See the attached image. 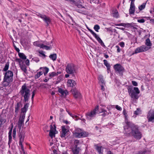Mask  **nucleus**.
Masks as SVG:
<instances>
[{
	"label": "nucleus",
	"mask_w": 154,
	"mask_h": 154,
	"mask_svg": "<svg viewBox=\"0 0 154 154\" xmlns=\"http://www.w3.org/2000/svg\"><path fill=\"white\" fill-rule=\"evenodd\" d=\"M124 134L128 136L132 135L137 140H140L142 137L141 132L138 127L130 122H127V125L124 127Z\"/></svg>",
	"instance_id": "1"
},
{
	"label": "nucleus",
	"mask_w": 154,
	"mask_h": 154,
	"mask_svg": "<svg viewBox=\"0 0 154 154\" xmlns=\"http://www.w3.org/2000/svg\"><path fill=\"white\" fill-rule=\"evenodd\" d=\"M128 91L129 95L133 100H136L138 99V94L140 93V91L138 88L129 86L128 88Z\"/></svg>",
	"instance_id": "2"
},
{
	"label": "nucleus",
	"mask_w": 154,
	"mask_h": 154,
	"mask_svg": "<svg viewBox=\"0 0 154 154\" xmlns=\"http://www.w3.org/2000/svg\"><path fill=\"white\" fill-rule=\"evenodd\" d=\"M65 70L67 73L74 75L77 73V68L75 65L73 63H68L66 66Z\"/></svg>",
	"instance_id": "3"
},
{
	"label": "nucleus",
	"mask_w": 154,
	"mask_h": 154,
	"mask_svg": "<svg viewBox=\"0 0 154 154\" xmlns=\"http://www.w3.org/2000/svg\"><path fill=\"white\" fill-rule=\"evenodd\" d=\"M20 93L21 95L24 97V100L25 101L28 100L30 95V90L25 84H24L22 86Z\"/></svg>",
	"instance_id": "4"
},
{
	"label": "nucleus",
	"mask_w": 154,
	"mask_h": 154,
	"mask_svg": "<svg viewBox=\"0 0 154 154\" xmlns=\"http://www.w3.org/2000/svg\"><path fill=\"white\" fill-rule=\"evenodd\" d=\"M98 110V106H97L92 110L87 113L85 115L87 119L89 120H91L95 117Z\"/></svg>",
	"instance_id": "5"
},
{
	"label": "nucleus",
	"mask_w": 154,
	"mask_h": 154,
	"mask_svg": "<svg viewBox=\"0 0 154 154\" xmlns=\"http://www.w3.org/2000/svg\"><path fill=\"white\" fill-rule=\"evenodd\" d=\"M113 68L115 71L117 72L120 75H123L125 69L120 64H116L114 66Z\"/></svg>",
	"instance_id": "6"
},
{
	"label": "nucleus",
	"mask_w": 154,
	"mask_h": 154,
	"mask_svg": "<svg viewBox=\"0 0 154 154\" xmlns=\"http://www.w3.org/2000/svg\"><path fill=\"white\" fill-rule=\"evenodd\" d=\"M149 49V48L145 45H142L137 48L135 50V52L132 53V55L140 52L146 51Z\"/></svg>",
	"instance_id": "7"
},
{
	"label": "nucleus",
	"mask_w": 154,
	"mask_h": 154,
	"mask_svg": "<svg viewBox=\"0 0 154 154\" xmlns=\"http://www.w3.org/2000/svg\"><path fill=\"white\" fill-rule=\"evenodd\" d=\"M147 119L148 122H154V110L150 109L147 115Z\"/></svg>",
	"instance_id": "8"
},
{
	"label": "nucleus",
	"mask_w": 154,
	"mask_h": 154,
	"mask_svg": "<svg viewBox=\"0 0 154 154\" xmlns=\"http://www.w3.org/2000/svg\"><path fill=\"white\" fill-rule=\"evenodd\" d=\"M25 133L21 131L19 136V145L21 147L22 150H24L22 143L24 141V139L25 137Z\"/></svg>",
	"instance_id": "9"
},
{
	"label": "nucleus",
	"mask_w": 154,
	"mask_h": 154,
	"mask_svg": "<svg viewBox=\"0 0 154 154\" xmlns=\"http://www.w3.org/2000/svg\"><path fill=\"white\" fill-rule=\"evenodd\" d=\"M4 78L13 81V72L10 70L7 71L5 74Z\"/></svg>",
	"instance_id": "10"
},
{
	"label": "nucleus",
	"mask_w": 154,
	"mask_h": 154,
	"mask_svg": "<svg viewBox=\"0 0 154 154\" xmlns=\"http://www.w3.org/2000/svg\"><path fill=\"white\" fill-rule=\"evenodd\" d=\"M69 131L68 127L67 126H64L62 127V131L61 133V137H65L66 133Z\"/></svg>",
	"instance_id": "11"
},
{
	"label": "nucleus",
	"mask_w": 154,
	"mask_h": 154,
	"mask_svg": "<svg viewBox=\"0 0 154 154\" xmlns=\"http://www.w3.org/2000/svg\"><path fill=\"white\" fill-rule=\"evenodd\" d=\"M39 17L42 18L46 23L47 26H48L51 23V20L49 17H47L45 15L41 14H39Z\"/></svg>",
	"instance_id": "12"
},
{
	"label": "nucleus",
	"mask_w": 154,
	"mask_h": 154,
	"mask_svg": "<svg viewBox=\"0 0 154 154\" xmlns=\"http://www.w3.org/2000/svg\"><path fill=\"white\" fill-rule=\"evenodd\" d=\"M71 91L73 95L75 98H77L80 97L81 96L80 93L75 89H73L71 90Z\"/></svg>",
	"instance_id": "13"
},
{
	"label": "nucleus",
	"mask_w": 154,
	"mask_h": 154,
	"mask_svg": "<svg viewBox=\"0 0 154 154\" xmlns=\"http://www.w3.org/2000/svg\"><path fill=\"white\" fill-rule=\"evenodd\" d=\"M135 7L134 5V2H131L130 7L129 10V13L130 14H133L135 12Z\"/></svg>",
	"instance_id": "14"
},
{
	"label": "nucleus",
	"mask_w": 154,
	"mask_h": 154,
	"mask_svg": "<svg viewBox=\"0 0 154 154\" xmlns=\"http://www.w3.org/2000/svg\"><path fill=\"white\" fill-rule=\"evenodd\" d=\"M68 85L72 87H75L76 85L75 81L73 80L69 79L67 81Z\"/></svg>",
	"instance_id": "15"
},
{
	"label": "nucleus",
	"mask_w": 154,
	"mask_h": 154,
	"mask_svg": "<svg viewBox=\"0 0 154 154\" xmlns=\"http://www.w3.org/2000/svg\"><path fill=\"white\" fill-rule=\"evenodd\" d=\"M12 82V81L4 77V80L2 85V86L4 87L7 86L9 85V83Z\"/></svg>",
	"instance_id": "16"
},
{
	"label": "nucleus",
	"mask_w": 154,
	"mask_h": 154,
	"mask_svg": "<svg viewBox=\"0 0 154 154\" xmlns=\"http://www.w3.org/2000/svg\"><path fill=\"white\" fill-rule=\"evenodd\" d=\"M59 92L61 94L62 96H65L67 95L68 93V92L67 90H64L61 88H59L58 89Z\"/></svg>",
	"instance_id": "17"
},
{
	"label": "nucleus",
	"mask_w": 154,
	"mask_h": 154,
	"mask_svg": "<svg viewBox=\"0 0 154 154\" xmlns=\"http://www.w3.org/2000/svg\"><path fill=\"white\" fill-rule=\"evenodd\" d=\"M58 74V72H50L48 74V77L50 79H51L55 76H57Z\"/></svg>",
	"instance_id": "18"
},
{
	"label": "nucleus",
	"mask_w": 154,
	"mask_h": 154,
	"mask_svg": "<svg viewBox=\"0 0 154 154\" xmlns=\"http://www.w3.org/2000/svg\"><path fill=\"white\" fill-rule=\"evenodd\" d=\"M24 116L22 117V118H20L19 119V121L18 122V127L20 128L22 126L23 124L24 119Z\"/></svg>",
	"instance_id": "19"
},
{
	"label": "nucleus",
	"mask_w": 154,
	"mask_h": 154,
	"mask_svg": "<svg viewBox=\"0 0 154 154\" xmlns=\"http://www.w3.org/2000/svg\"><path fill=\"white\" fill-rule=\"evenodd\" d=\"M39 47L40 48L45 49L46 50H49L51 49L52 47L51 46H48L45 45L43 44H39Z\"/></svg>",
	"instance_id": "20"
},
{
	"label": "nucleus",
	"mask_w": 154,
	"mask_h": 154,
	"mask_svg": "<svg viewBox=\"0 0 154 154\" xmlns=\"http://www.w3.org/2000/svg\"><path fill=\"white\" fill-rule=\"evenodd\" d=\"M48 68L45 67H41L40 68L39 70L40 71H39V77L41 75H42L43 73L46 70V69L47 68Z\"/></svg>",
	"instance_id": "21"
},
{
	"label": "nucleus",
	"mask_w": 154,
	"mask_h": 154,
	"mask_svg": "<svg viewBox=\"0 0 154 154\" xmlns=\"http://www.w3.org/2000/svg\"><path fill=\"white\" fill-rule=\"evenodd\" d=\"M20 104L18 103L17 105L15 106V112L16 113V114L17 115L20 108Z\"/></svg>",
	"instance_id": "22"
},
{
	"label": "nucleus",
	"mask_w": 154,
	"mask_h": 154,
	"mask_svg": "<svg viewBox=\"0 0 154 154\" xmlns=\"http://www.w3.org/2000/svg\"><path fill=\"white\" fill-rule=\"evenodd\" d=\"M96 149L98 151V152L100 154L103 153L102 151V147L100 146H98L97 145H95Z\"/></svg>",
	"instance_id": "23"
},
{
	"label": "nucleus",
	"mask_w": 154,
	"mask_h": 154,
	"mask_svg": "<svg viewBox=\"0 0 154 154\" xmlns=\"http://www.w3.org/2000/svg\"><path fill=\"white\" fill-rule=\"evenodd\" d=\"M151 152L149 150H145L143 151H139L136 154H149Z\"/></svg>",
	"instance_id": "24"
},
{
	"label": "nucleus",
	"mask_w": 154,
	"mask_h": 154,
	"mask_svg": "<svg viewBox=\"0 0 154 154\" xmlns=\"http://www.w3.org/2000/svg\"><path fill=\"white\" fill-rule=\"evenodd\" d=\"M99 80L101 82V84L105 85V82L103 79V76L102 75H99Z\"/></svg>",
	"instance_id": "25"
},
{
	"label": "nucleus",
	"mask_w": 154,
	"mask_h": 154,
	"mask_svg": "<svg viewBox=\"0 0 154 154\" xmlns=\"http://www.w3.org/2000/svg\"><path fill=\"white\" fill-rule=\"evenodd\" d=\"M28 104H26L25 105L24 107L21 109V112L23 113L26 112L27 111V109L28 108Z\"/></svg>",
	"instance_id": "26"
},
{
	"label": "nucleus",
	"mask_w": 154,
	"mask_h": 154,
	"mask_svg": "<svg viewBox=\"0 0 154 154\" xmlns=\"http://www.w3.org/2000/svg\"><path fill=\"white\" fill-rule=\"evenodd\" d=\"M21 70L23 71L24 72L26 73L27 71V69H26V66L23 64V63L20 65Z\"/></svg>",
	"instance_id": "27"
},
{
	"label": "nucleus",
	"mask_w": 154,
	"mask_h": 154,
	"mask_svg": "<svg viewBox=\"0 0 154 154\" xmlns=\"http://www.w3.org/2000/svg\"><path fill=\"white\" fill-rule=\"evenodd\" d=\"M104 64V65L106 67L107 69H110V66L109 64L108 63L107 60H103Z\"/></svg>",
	"instance_id": "28"
},
{
	"label": "nucleus",
	"mask_w": 154,
	"mask_h": 154,
	"mask_svg": "<svg viewBox=\"0 0 154 154\" xmlns=\"http://www.w3.org/2000/svg\"><path fill=\"white\" fill-rule=\"evenodd\" d=\"M18 55L20 58L23 60H25L26 59V57L23 53H19Z\"/></svg>",
	"instance_id": "29"
},
{
	"label": "nucleus",
	"mask_w": 154,
	"mask_h": 154,
	"mask_svg": "<svg viewBox=\"0 0 154 154\" xmlns=\"http://www.w3.org/2000/svg\"><path fill=\"white\" fill-rule=\"evenodd\" d=\"M49 57L53 61L56 60L57 58V55L55 54L50 55Z\"/></svg>",
	"instance_id": "30"
},
{
	"label": "nucleus",
	"mask_w": 154,
	"mask_h": 154,
	"mask_svg": "<svg viewBox=\"0 0 154 154\" xmlns=\"http://www.w3.org/2000/svg\"><path fill=\"white\" fill-rule=\"evenodd\" d=\"M145 44L146 45L148 46H151L152 45V44L150 42V40L149 38L146 40Z\"/></svg>",
	"instance_id": "31"
},
{
	"label": "nucleus",
	"mask_w": 154,
	"mask_h": 154,
	"mask_svg": "<svg viewBox=\"0 0 154 154\" xmlns=\"http://www.w3.org/2000/svg\"><path fill=\"white\" fill-rule=\"evenodd\" d=\"M9 66V63L8 62H7L5 66L3 69V71H7L8 69Z\"/></svg>",
	"instance_id": "32"
},
{
	"label": "nucleus",
	"mask_w": 154,
	"mask_h": 154,
	"mask_svg": "<svg viewBox=\"0 0 154 154\" xmlns=\"http://www.w3.org/2000/svg\"><path fill=\"white\" fill-rule=\"evenodd\" d=\"M75 135L77 137H82L81 132H75L74 133Z\"/></svg>",
	"instance_id": "33"
},
{
	"label": "nucleus",
	"mask_w": 154,
	"mask_h": 154,
	"mask_svg": "<svg viewBox=\"0 0 154 154\" xmlns=\"http://www.w3.org/2000/svg\"><path fill=\"white\" fill-rule=\"evenodd\" d=\"M45 52L43 51H39V54L41 55H39L40 56L42 57L43 58H45L46 56L45 54Z\"/></svg>",
	"instance_id": "34"
},
{
	"label": "nucleus",
	"mask_w": 154,
	"mask_h": 154,
	"mask_svg": "<svg viewBox=\"0 0 154 154\" xmlns=\"http://www.w3.org/2000/svg\"><path fill=\"white\" fill-rule=\"evenodd\" d=\"M15 61L19 63L20 66L23 64V61L20 58L17 59Z\"/></svg>",
	"instance_id": "35"
},
{
	"label": "nucleus",
	"mask_w": 154,
	"mask_h": 154,
	"mask_svg": "<svg viewBox=\"0 0 154 154\" xmlns=\"http://www.w3.org/2000/svg\"><path fill=\"white\" fill-rule=\"evenodd\" d=\"M79 148L75 147V149H72V152L73 154H78L79 153V151L78 150Z\"/></svg>",
	"instance_id": "36"
},
{
	"label": "nucleus",
	"mask_w": 154,
	"mask_h": 154,
	"mask_svg": "<svg viewBox=\"0 0 154 154\" xmlns=\"http://www.w3.org/2000/svg\"><path fill=\"white\" fill-rule=\"evenodd\" d=\"M145 7V3H143L142 5H141L140 6H139L138 8L141 11L143 9H144Z\"/></svg>",
	"instance_id": "37"
},
{
	"label": "nucleus",
	"mask_w": 154,
	"mask_h": 154,
	"mask_svg": "<svg viewBox=\"0 0 154 154\" xmlns=\"http://www.w3.org/2000/svg\"><path fill=\"white\" fill-rule=\"evenodd\" d=\"M101 111H100V112H104V113L103 114V115L104 116H105L106 115H107V113H105V112H107V111L106 110H104L103 109V107H101Z\"/></svg>",
	"instance_id": "38"
},
{
	"label": "nucleus",
	"mask_w": 154,
	"mask_h": 154,
	"mask_svg": "<svg viewBox=\"0 0 154 154\" xmlns=\"http://www.w3.org/2000/svg\"><path fill=\"white\" fill-rule=\"evenodd\" d=\"M94 29L97 32H98V30L100 29V26L98 25H95L94 27Z\"/></svg>",
	"instance_id": "39"
},
{
	"label": "nucleus",
	"mask_w": 154,
	"mask_h": 154,
	"mask_svg": "<svg viewBox=\"0 0 154 154\" xmlns=\"http://www.w3.org/2000/svg\"><path fill=\"white\" fill-rule=\"evenodd\" d=\"M49 134L51 138H52L53 137L55 136V132L50 131Z\"/></svg>",
	"instance_id": "40"
},
{
	"label": "nucleus",
	"mask_w": 154,
	"mask_h": 154,
	"mask_svg": "<svg viewBox=\"0 0 154 154\" xmlns=\"http://www.w3.org/2000/svg\"><path fill=\"white\" fill-rule=\"evenodd\" d=\"M89 31L96 38L98 35L95 33L92 29H89Z\"/></svg>",
	"instance_id": "41"
},
{
	"label": "nucleus",
	"mask_w": 154,
	"mask_h": 154,
	"mask_svg": "<svg viewBox=\"0 0 154 154\" xmlns=\"http://www.w3.org/2000/svg\"><path fill=\"white\" fill-rule=\"evenodd\" d=\"M141 111L140 109L137 108V110L134 111V114L136 115H138L140 113Z\"/></svg>",
	"instance_id": "42"
},
{
	"label": "nucleus",
	"mask_w": 154,
	"mask_h": 154,
	"mask_svg": "<svg viewBox=\"0 0 154 154\" xmlns=\"http://www.w3.org/2000/svg\"><path fill=\"white\" fill-rule=\"evenodd\" d=\"M81 134L82 137H87L88 135V134L86 132H82Z\"/></svg>",
	"instance_id": "43"
},
{
	"label": "nucleus",
	"mask_w": 154,
	"mask_h": 154,
	"mask_svg": "<svg viewBox=\"0 0 154 154\" xmlns=\"http://www.w3.org/2000/svg\"><path fill=\"white\" fill-rule=\"evenodd\" d=\"M95 38L98 41V42L100 44L103 42L102 40L101 39V38L98 36H97Z\"/></svg>",
	"instance_id": "44"
},
{
	"label": "nucleus",
	"mask_w": 154,
	"mask_h": 154,
	"mask_svg": "<svg viewBox=\"0 0 154 154\" xmlns=\"http://www.w3.org/2000/svg\"><path fill=\"white\" fill-rule=\"evenodd\" d=\"M50 127L51 128L50 131H52L55 132V131H56V129L55 128H54L53 127V126L52 125H50Z\"/></svg>",
	"instance_id": "45"
},
{
	"label": "nucleus",
	"mask_w": 154,
	"mask_h": 154,
	"mask_svg": "<svg viewBox=\"0 0 154 154\" xmlns=\"http://www.w3.org/2000/svg\"><path fill=\"white\" fill-rule=\"evenodd\" d=\"M79 143V141L78 140H75L74 141V144L75 147L77 148L78 144Z\"/></svg>",
	"instance_id": "46"
},
{
	"label": "nucleus",
	"mask_w": 154,
	"mask_h": 154,
	"mask_svg": "<svg viewBox=\"0 0 154 154\" xmlns=\"http://www.w3.org/2000/svg\"><path fill=\"white\" fill-rule=\"evenodd\" d=\"M119 45L122 47H124L125 46V43L123 42H119Z\"/></svg>",
	"instance_id": "47"
},
{
	"label": "nucleus",
	"mask_w": 154,
	"mask_h": 154,
	"mask_svg": "<svg viewBox=\"0 0 154 154\" xmlns=\"http://www.w3.org/2000/svg\"><path fill=\"white\" fill-rule=\"evenodd\" d=\"M75 11L79 13L83 14H84L85 12L84 11H82V10L79 9H75Z\"/></svg>",
	"instance_id": "48"
},
{
	"label": "nucleus",
	"mask_w": 154,
	"mask_h": 154,
	"mask_svg": "<svg viewBox=\"0 0 154 154\" xmlns=\"http://www.w3.org/2000/svg\"><path fill=\"white\" fill-rule=\"evenodd\" d=\"M137 22L140 23H143L145 22V20L143 19H138Z\"/></svg>",
	"instance_id": "49"
},
{
	"label": "nucleus",
	"mask_w": 154,
	"mask_h": 154,
	"mask_svg": "<svg viewBox=\"0 0 154 154\" xmlns=\"http://www.w3.org/2000/svg\"><path fill=\"white\" fill-rule=\"evenodd\" d=\"M49 70V69L48 68H47L46 69V70L45 72H44L43 73L44 75L45 76H46L48 73V72Z\"/></svg>",
	"instance_id": "50"
},
{
	"label": "nucleus",
	"mask_w": 154,
	"mask_h": 154,
	"mask_svg": "<svg viewBox=\"0 0 154 154\" xmlns=\"http://www.w3.org/2000/svg\"><path fill=\"white\" fill-rule=\"evenodd\" d=\"M116 47L117 48V52L118 53H119L120 52L121 49L120 48L119 46L117 45L116 46Z\"/></svg>",
	"instance_id": "51"
},
{
	"label": "nucleus",
	"mask_w": 154,
	"mask_h": 154,
	"mask_svg": "<svg viewBox=\"0 0 154 154\" xmlns=\"http://www.w3.org/2000/svg\"><path fill=\"white\" fill-rule=\"evenodd\" d=\"M115 108L118 110H119V111H121V110H122V108H121V107L120 106H119L118 105H116V106Z\"/></svg>",
	"instance_id": "52"
},
{
	"label": "nucleus",
	"mask_w": 154,
	"mask_h": 154,
	"mask_svg": "<svg viewBox=\"0 0 154 154\" xmlns=\"http://www.w3.org/2000/svg\"><path fill=\"white\" fill-rule=\"evenodd\" d=\"M16 129L14 128L13 129V136L14 138L15 137L16 135Z\"/></svg>",
	"instance_id": "53"
},
{
	"label": "nucleus",
	"mask_w": 154,
	"mask_h": 154,
	"mask_svg": "<svg viewBox=\"0 0 154 154\" xmlns=\"http://www.w3.org/2000/svg\"><path fill=\"white\" fill-rule=\"evenodd\" d=\"M132 83L133 85L134 86H137L138 85L137 83L135 81H132Z\"/></svg>",
	"instance_id": "54"
},
{
	"label": "nucleus",
	"mask_w": 154,
	"mask_h": 154,
	"mask_svg": "<svg viewBox=\"0 0 154 154\" xmlns=\"http://www.w3.org/2000/svg\"><path fill=\"white\" fill-rule=\"evenodd\" d=\"M49 79H50L47 76L45 77V79L44 80V81L45 82H47L48 80H49Z\"/></svg>",
	"instance_id": "55"
},
{
	"label": "nucleus",
	"mask_w": 154,
	"mask_h": 154,
	"mask_svg": "<svg viewBox=\"0 0 154 154\" xmlns=\"http://www.w3.org/2000/svg\"><path fill=\"white\" fill-rule=\"evenodd\" d=\"M33 45L36 46H38V41H36L33 43Z\"/></svg>",
	"instance_id": "56"
},
{
	"label": "nucleus",
	"mask_w": 154,
	"mask_h": 154,
	"mask_svg": "<svg viewBox=\"0 0 154 154\" xmlns=\"http://www.w3.org/2000/svg\"><path fill=\"white\" fill-rule=\"evenodd\" d=\"M149 21L151 24L154 25V19H150Z\"/></svg>",
	"instance_id": "57"
},
{
	"label": "nucleus",
	"mask_w": 154,
	"mask_h": 154,
	"mask_svg": "<svg viewBox=\"0 0 154 154\" xmlns=\"http://www.w3.org/2000/svg\"><path fill=\"white\" fill-rule=\"evenodd\" d=\"M124 116H125V122L126 124H127V122H128V116L127 114H126V115H125Z\"/></svg>",
	"instance_id": "58"
},
{
	"label": "nucleus",
	"mask_w": 154,
	"mask_h": 154,
	"mask_svg": "<svg viewBox=\"0 0 154 154\" xmlns=\"http://www.w3.org/2000/svg\"><path fill=\"white\" fill-rule=\"evenodd\" d=\"M126 24L124 23H121L120 24H117L116 25V26H126Z\"/></svg>",
	"instance_id": "59"
},
{
	"label": "nucleus",
	"mask_w": 154,
	"mask_h": 154,
	"mask_svg": "<svg viewBox=\"0 0 154 154\" xmlns=\"http://www.w3.org/2000/svg\"><path fill=\"white\" fill-rule=\"evenodd\" d=\"M113 15L114 17H117L118 16V12L114 13L113 14Z\"/></svg>",
	"instance_id": "60"
},
{
	"label": "nucleus",
	"mask_w": 154,
	"mask_h": 154,
	"mask_svg": "<svg viewBox=\"0 0 154 154\" xmlns=\"http://www.w3.org/2000/svg\"><path fill=\"white\" fill-rule=\"evenodd\" d=\"M29 61L28 59H27V60H26L25 61V63L27 66L29 65Z\"/></svg>",
	"instance_id": "61"
},
{
	"label": "nucleus",
	"mask_w": 154,
	"mask_h": 154,
	"mask_svg": "<svg viewBox=\"0 0 154 154\" xmlns=\"http://www.w3.org/2000/svg\"><path fill=\"white\" fill-rule=\"evenodd\" d=\"M104 84H101V89L103 91H104L105 90V88L104 87Z\"/></svg>",
	"instance_id": "62"
},
{
	"label": "nucleus",
	"mask_w": 154,
	"mask_h": 154,
	"mask_svg": "<svg viewBox=\"0 0 154 154\" xmlns=\"http://www.w3.org/2000/svg\"><path fill=\"white\" fill-rule=\"evenodd\" d=\"M123 114L124 115H126L127 114V113H126V111L125 109H124L123 112Z\"/></svg>",
	"instance_id": "63"
},
{
	"label": "nucleus",
	"mask_w": 154,
	"mask_h": 154,
	"mask_svg": "<svg viewBox=\"0 0 154 154\" xmlns=\"http://www.w3.org/2000/svg\"><path fill=\"white\" fill-rule=\"evenodd\" d=\"M14 47H15V50H16V51L18 52H19V51H20V50L19 49L17 48V47H16L15 46H14Z\"/></svg>",
	"instance_id": "64"
}]
</instances>
